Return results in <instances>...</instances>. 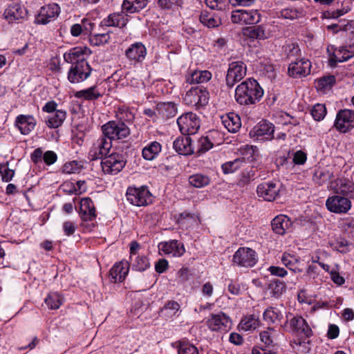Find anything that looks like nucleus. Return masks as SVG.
<instances>
[{"instance_id":"f257e3e1","label":"nucleus","mask_w":354,"mask_h":354,"mask_svg":"<svg viewBox=\"0 0 354 354\" xmlns=\"http://www.w3.org/2000/svg\"><path fill=\"white\" fill-rule=\"evenodd\" d=\"M263 90L254 79H247L239 84L235 90V100L240 105H252L259 102Z\"/></svg>"},{"instance_id":"f03ea898","label":"nucleus","mask_w":354,"mask_h":354,"mask_svg":"<svg viewBox=\"0 0 354 354\" xmlns=\"http://www.w3.org/2000/svg\"><path fill=\"white\" fill-rule=\"evenodd\" d=\"M103 135L111 140H119L130 135V129L126 123L118 121H109L102 126Z\"/></svg>"},{"instance_id":"7ed1b4c3","label":"nucleus","mask_w":354,"mask_h":354,"mask_svg":"<svg viewBox=\"0 0 354 354\" xmlns=\"http://www.w3.org/2000/svg\"><path fill=\"white\" fill-rule=\"evenodd\" d=\"M208 328L212 331L227 333L232 325L231 318L223 312L211 314L206 321Z\"/></svg>"},{"instance_id":"20e7f679","label":"nucleus","mask_w":354,"mask_h":354,"mask_svg":"<svg viewBox=\"0 0 354 354\" xmlns=\"http://www.w3.org/2000/svg\"><path fill=\"white\" fill-rule=\"evenodd\" d=\"M126 196L127 201L136 206H146L152 202V195L146 187H130Z\"/></svg>"},{"instance_id":"39448f33","label":"nucleus","mask_w":354,"mask_h":354,"mask_svg":"<svg viewBox=\"0 0 354 354\" xmlns=\"http://www.w3.org/2000/svg\"><path fill=\"white\" fill-rule=\"evenodd\" d=\"M125 165L126 160L123 155L119 153H113L106 156L101 162L103 172L111 175L119 173Z\"/></svg>"},{"instance_id":"423d86ee","label":"nucleus","mask_w":354,"mask_h":354,"mask_svg":"<svg viewBox=\"0 0 354 354\" xmlns=\"http://www.w3.org/2000/svg\"><path fill=\"white\" fill-rule=\"evenodd\" d=\"M180 131L183 135L195 134L200 128V120L196 113H187L177 120Z\"/></svg>"},{"instance_id":"0eeeda50","label":"nucleus","mask_w":354,"mask_h":354,"mask_svg":"<svg viewBox=\"0 0 354 354\" xmlns=\"http://www.w3.org/2000/svg\"><path fill=\"white\" fill-rule=\"evenodd\" d=\"M333 127L339 133L351 131L354 128V111L348 109L339 110L336 115Z\"/></svg>"},{"instance_id":"6e6552de","label":"nucleus","mask_w":354,"mask_h":354,"mask_svg":"<svg viewBox=\"0 0 354 354\" xmlns=\"http://www.w3.org/2000/svg\"><path fill=\"white\" fill-rule=\"evenodd\" d=\"M61 8L56 3H51L43 6L39 14L35 18V22L38 24L46 25L55 21L59 15Z\"/></svg>"},{"instance_id":"1a4fd4ad","label":"nucleus","mask_w":354,"mask_h":354,"mask_svg":"<svg viewBox=\"0 0 354 354\" xmlns=\"http://www.w3.org/2000/svg\"><path fill=\"white\" fill-rule=\"evenodd\" d=\"M257 262L256 252L250 248H240L233 256V263L239 266L250 268L254 266Z\"/></svg>"},{"instance_id":"9d476101","label":"nucleus","mask_w":354,"mask_h":354,"mask_svg":"<svg viewBox=\"0 0 354 354\" xmlns=\"http://www.w3.org/2000/svg\"><path fill=\"white\" fill-rule=\"evenodd\" d=\"M208 100V92L198 86L190 88L184 97L185 104L192 106H204L207 104Z\"/></svg>"},{"instance_id":"9b49d317","label":"nucleus","mask_w":354,"mask_h":354,"mask_svg":"<svg viewBox=\"0 0 354 354\" xmlns=\"http://www.w3.org/2000/svg\"><path fill=\"white\" fill-rule=\"evenodd\" d=\"M246 75V66L242 62H232L229 65L226 75V85L232 88L234 84L241 81Z\"/></svg>"},{"instance_id":"f8f14e48","label":"nucleus","mask_w":354,"mask_h":354,"mask_svg":"<svg viewBox=\"0 0 354 354\" xmlns=\"http://www.w3.org/2000/svg\"><path fill=\"white\" fill-rule=\"evenodd\" d=\"M326 206L331 212L344 214L351 209V202L346 196L335 195L328 197L326 201Z\"/></svg>"},{"instance_id":"ddd939ff","label":"nucleus","mask_w":354,"mask_h":354,"mask_svg":"<svg viewBox=\"0 0 354 354\" xmlns=\"http://www.w3.org/2000/svg\"><path fill=\"white\" fill-rule=\"evenodd\" d=\"M274 126L263 120L258 123L250 131V136L259 140H271L274 138Z\"/></svg>"},{"instance_id":"4468645a","label":"nucleus","mask_w":354,"mask_h":354,"mask_svg":"<svg viewBox=\"0 0 354 354\" xmlns=\"http://www.w3.org/2000/svg\"><path fill=\"white\" fill-rule=\"evenodd\" d=\"M280 188L281 185L277 182H263L257 186V193L263 200L273 201L278 197Z\"/></svg>"},{"instance_id":"2eb2a0df","label":"nucleus","mask_w":354,"mask_h":354,"mask_svg":"<svg viewBox=\"0 0 354 354\" xmlns=\"http://www.w3.org/2000/svg\"><path fill=\"white\" fill-rule=\"evenodd\" d=\"M91 72V68L88 62H82L71 66L68 73V80L73 84L80 83L90 76Z\"/></svg>"},{"instance_id":"dca6fc26","label":"nucleus","mask_w":354,"mask_h":354,"mask_svg":"<svg viewBox=\"0 0 354 354\" xmlns=\"http://www.w3.org/2000/svg\"><path fill=\"white\" fill-rule=\"evenodd\" d=\"M91 50L85 46H76L64 54V60L73 64L87 62L86 58L91 55Z\"/></svg>"},{"instance_id":"f3484780","label":"nucleus","mask_w":354,"mask_h":354,"mask_svg":"<svg viewBox=\"0 0 354 354\" xmlns=\"http://www.w3.org/2000/svg\"><path fill=\"white\" fill-rule=\"evenodd\" d=\"M330 189L337 195L354 198V183L345 178H337L330 185Z\"/></svg>"},{"instance_id":"a211bd4d","label":"nucleus","mask_w":354,"mask_h":354,"mask_svg":"<svg viewBox=\"0 0 354 354\" xmlns=\"http://www.w3.org/2000/svg\"><path fill=\"white\" fill-rule=\"evenodd\" d=\"M111 147L112 140L103 135L93 144L89 154L93 160L101 158L104 156H106Z\"/></svg>"},{"instance_id":"6ab92c4d","label":"nucleus","mask_w":354,"mask_h":354,"mask_svg":"<svg viewBox=\"0 0 354 354\" xmlns=\"http://www.w3.org/2000/svg\"><path fill=\"white\" fill-rule=\"evenodd\" d=\"M311 62L306 59L292 62L288 67L290 76L294 78L306 77L310 73Z\"/></svg>"},{"instance_id":"aec40b11","label":"nucleus","mask_w":354,"mask_h":354,"mask_svg":"<svg viewBox=\"0 0 354 354\" xmlns=\"http://www.w3.org/2000/svg\"><path fill=\"white\" fill-rule=\"evenodd\" d=\"M80 215L83 221L82 227H86V221H93L96 218V212L93 202L89 198H84L80 201Z\"/></svg>"},{"instance_id":"412c9836","label":"nucleus","mask_w":354,"mask_h":354,"mask_svg":"<svg viewBox=\"0 0 354 354\" xmlns=\"http://www.w3.org/2000/svg\"><path fill=\"white\" fill-rule=\"evenodd\" d=\"M37 120L32 115H19L15 120V126L23 135H28L34 130Z\"/></svg>"},{"instance_id":"4be33fe9","label":"nucleus","mask_w":354,"mask_h":354,"mask_svg":"<svg viewBox=\"0 0 354 354\" xmlns=\"http://www.w3.org/2000/svg\"><path fill=\"white\" fill-rule=\"evenodd\" d=\"M290 326L293 332L301 337H309L312 335V330L306 321L301 316L293 317L290 319Z\"/></svg>"},{"instance_id":"5701e85b","label":"nucleus","mask_w":354,"mask_h":354,"mask_svg":"<svg viewBox=\"0 0 354 354\" xmlns=\"http://www.w3.org/2000/svg\"><path fill=\"white\" fill-rule=\"evenodd\" d=\"M3 16L8 23H12L26 18L27 11L21 5L12 3L5 10Z\"/></svg>"},{"instance_id":"b1692460","label":"nucleus","mask_w":354,"mask_h":354,"mask_svg":"<svg viewBox=\"0 0 354 354\" xmlns=\"http://www.w3.org/2000/svg\"><path fill=\"white\" fill-rule=\"evenodd\" d=\"M158 248L165 254H169L175 257H181L185 252L183 244L178 242L177 240L160 243Z\"/></svg>"},{"instance_id":"393cba45","label":"nucleus","mask_w":354,"mask_h":354,"mask_svg":"<svg viewBox=\"0 0 354 354\" xmlns=\"http://www.w3.org/2000/svg\"><path fill=\"white\" fill-rule=\"evenodd\" d=\"M353 56L354 51H350L346 47L341 46L339 48H335L329 55L328 65L332 68H335L338 63L346 62Z\"/></svg>"},{"instance_id":"a878e982","label":"nucleus","mask_w":354,"mask_h":354,"mask_svg":"<svg viewBox=\"0 0 354 354\" xmlns=\"http://www.w3.org/2000/svg\"><path fill=\"white\" fill-rule=\"evenodd\" d=\"M129 270L127 261H122L115 263L109 271L111 280L113 283L122 282L127 277Z\"/></svg>"},{"instance_id":"bb28decb","label":"nucleus","mask_w":354,"mask_h":354,"mask_svg":"<svg viewBox=\"0 0 354 354\" xmlns=\"http://www.w3.org/2000/svg\"><path fill=\"white\" fill-rule=\"evenodd\" d=\"M175 151L180 155L189 156L194 153V148L191 138L189 136H180L173 143Z\"/></svg>"},{"instance_id":"cd10ccee","label":"nucleus","mask_w":354,"mask_h":354,"mask_svg":"<svg viewBox=\"0 0 354 354\" xmlns=\"http://www.w3.org/2000/svg\"><path fill=\"white\" fill-rule=\"evenodd\" d=\"M259 336L261 342L266 346L273 349L278 345L280 333L274 328L268 327L266 330L261 332Z\"/></svg>"},{"instance_id":"c85d7f7f","label":"nucleus","mask_w":354,"mask_h":354,"mask_svg":"<svg viewBox=\"0 0 354 354\" xmlns=\"http://www.w3.org/2000/svg\"><path fill=\"white\" fill-rule=\"evenodd\" d=\"M147 54L145 46L140 42H136L131 45L125 51V55L128 59L137 62H142Z\"/></svg>"},{"instance_id":"c756f323","label":"nucleus","mask_w":354,"mask_h":354,"mask_svg":"<svg viewBox=\"0 0 354 354\" xmlns=\"http://www.w3.org/2000/svg\"><path fill=\"white\" fill-rule=\"evenodd\" d=\"M128 21L127 15H124L123 12H116L110 14L106 18L104 19L102 24L106 26L122 28L126 26Z\"/></svg>"},{"instance_id":"7c9ffc66","label":"nucleus","mask_w":354,"mask_h":354,"mask_svg":"<svg viewBox=\"0 0 354 354\" xmlns=\"http://www.w3.org/2000/svg\"><path fill=\"white\" fill-rule=\"evenodd\" d=\"M222 124L229 132L235 133L241 127L240 117L234 113H229L221 117Z\"/></svg>"},{"instance_id":"2f4dec72","label":"nucleus","mask_w":354,"mask_h":354,"mask_svg":"<svg viewBox=\"0 0 354 354\" xmlns=\"http://www.w3.org/2000/svg\"><path fill=\"white\" fill-rule=\"evenodd\" d=\"M292 225L290 219L285 215H279L272 221L273 231L278 234L283 235Z\"/></svg>"},{"instance_id":"473e14b6","label":"nucleus","mask_w":354,"mask_h":354,"mask_svg":"<svg viewBox=\"0 0 354 354\" xmlns=\"http://www.w3.org/2000/svg\"><path fill=\"white\" fill-rule=\"evenodd\" d=\"M281 261L282 263L295 273H301L303 269L299 267V258L288 252L283 254Z\"/></svg>"},{"instance_id":"72a5a7b5","label":"nucleus","mask_w":354,"mask_h":354,"mask_svg":"<svg viewBox=\"0 0 354 354\" xmlns=\"http://www.w3.org/2000/svg\"><path fill=\"white\" fill-rule=\"evenodd\" d=\"M212 78V73L208 71H194L187 76V82L189 84H202Z\"/></svg>"},{"instance_id":"f704fd0d","label":"nucleus","mask_w":354,"mask_h":354,"mask_svg":"<svg viewBox=\"0 0 354 354\" xmlns=\"http://www.w3.org/2000/svg\"><path fill=\"white\" fill-rule=\"evenodd\" d=\"M156 111L163 118H169L176 115L177 107L174 102H163L157 104Z\"/></svg>"},{"instance_id":"c9c22d12","label":"nucleus","mask_w":354,"mask_h":354,"mask_svg":"<svg viewBox=\"0 0 354 354\" xmlns=\"http://www.w3.org/2000/svg\"><path fill=\"white\" fill-rule=\"evenodd\" d=\"M147 6V0H124L122 8L123 11L134 13L138 12Z\"/></svg>"},{"instance_id":"e433bc0d","label":"nucleus","mask_w":354,"mask_h":354,"mask_svg":"<svg viewBox=\"0 0 354 354\" xmlns=\"http://www.w3.org/2000/svg\"><path fill=\"white\" fill-rule=\"evenodd\" d=\"M161 145L156 142H151L142 149V157L147 160H152L161 151Z\"/></svg>"},{"instance_id":"4c0bfd02","label":"nucleus","mask_w":354,"mask_h":354,"mask_svg":"<svg viewBox=\"0 0 354 354\" xmlns=\"http://www.w3.org/2000/svg\"><path fill=\"white\" fill-rule=\"evenodd\" d=\"M115 116L118 122L131 123L134 120L135 115L129 107L125 106H118L115 111Z\"/></svg>"},{"instance_id":"58836bf2","label":"nucleus","mask_w":354,"mask_h":354,"mask_svg":"<svg viewBox=\"0 0 354 354\" xmlns=\"http://www.w3.org/2000/svg\"><path fill=\"white\" fill-rule=\"evenodd\" d=\"M240 153L242 156L241 159L248 161H254L259 157V150L257 147L252 145H245L240 148Z\"/></svg>"},{"instance_id":"ea45409f","label":"nucleus","mask_w":354,"mask_h":354,"mask_svg":"<svg viewBox=\"0 0 354 354\" xmlns=\"http://www.w3.org/2000/svg\"><path fill=\"white\" fill-rule=\"evenodd\" d=\"M200 21L207 28H216L221 25L220 18L209 13L207 11H203L200 15Z\"/></svg>"},{"instance_id":"a19ab883","label":"nucleus","mask_w":354,"mask_h":354,"mask_svg":"<svg viewBox=\"0 0 354 354\" xmlns=\"http://www.w3.org/2000/svg\"><path fill=\"white\" fill-rule=\"evenodd\" d=\"M101 95L96 86H91L87 89L77 91L75 93V97L82 98L85 100H94L101 97Z\"/></svg>"},{"instance_id":"79ce46f5","label":"nucleus","mask_w":354,"mask_h":354,"mask_svg":"<svg viewBox=\"0 0 354 354\" xmlns=\"http://www.w3.org/2000/svg\"><path fill=\"white\" fill-rule=\"evenodd\" d=\"M66 113L62 110H57L46 121L47 126L50 128H57L62 125L66 118Z\"/></svg>"},{"instance_id":"37998d69","label":"nucleus","mask_w":354,"mask_h":354,"mask_svg":"<svg viewBox=\"0 0 354 354\" xmlns=\"http://www.w3.org/2000/svg\"><path fill=\"white\" fill-rule=\"evenodd\" d=\"M305 12L302 7L287 8L281 11V16L284 19L292 20L304 16Z\"/></svg>"},{"instance_id":"c03bdc74","label":"nucleus","mask_w":354,"mask_h":354,"mask_svg":"<svg viewBox=\"0 0 354 354\" xmlns=\"http://www.w3.org/2000/svg\"><path fill=\"white\" fill-rule=\"evenodd\" d=\"M189 183L194 187L202 188L210 183V178L206 175L196 174L189 176Z\"/></svg>"},{"instance_id":"a18cd8bd","label":"nucleus","mask_w":354,"mask_h":354,"mask_svg":"<svg viewBox=\"0 0 354 354\" xmlns=\"http://www.w3.org/2000/svg\"><path fill=\"white\" fill-rule=\"evenodd\" d=\"M64 301L61 295L57 292H50L45 299V304L50 310L58 309Z\"/></svg>"},{"instance_id":"49530a36","label":"nucleus","mask_w":354,"mask_h":354,"mask_svg":"<svg viewBox=\"0 0 354 354\" xmlns=\"http://www.w3.org/2000/svg\"><path fill=\"white\" fill-rule=\"evenodd\" d=\"M259 326V320L254 315L243 318L239 324V328L244 331L255 330Z\"/></svg>"},{"instance_id":"de8ad7c7","label":"nucleus","mask_w":354,"mask_h":354,"mask_svg":"<svg viewBox=\"0 0 354 354\" xmlns=\"http://www.w3.org/2000/svg\"><path fill=\"white\" fill-rule=\"evenodd\" d=\"M245 35L252 39H265L268 37L265 29L261 26L248 28Z\"/></svg>"},{"instance_id":"09e8293b","label":"nucleus","mask_w":354,"mask_h":354,"mask_svg":"<svg viewBox=\"0 0 354 354\" xmlns=\"http://www.w3.org/2000/svg\"><path fill=\"white\" fill-rule=\"evenodd\" d=\"M180 310V304L175 301H168L161 309V313L167 317H172L176 315Z\"/></svg>"},{"instance_id":"8fccbe9b","label":"nucleus","mask_w":354,"mask_h":354,"mask_svg":"<svg viewBox=\"0 0 354 354\" xmlns=\"http://www.w3.org/2000/svg\"><path fill=\"white\" fill-rule=\"evenodd\" d=\"M243 161L241 158H236L234 160L223 163L221 166L223 172L225 174H230L235 172L242 166Z\"/></svg>"},{"instance_id":"3c124183","label":"nucleus","mask_w":354,"mask_h":354,"mask_svg":"<svg viewBox=\"0 0 354 354\" xmlns=\"http://www.w3.org/2000/svg\"><path fill=\"white\" fill-rule=\"evenodd\" d=\"M270 294L275 297L279 298L285 291V283L279 280H274L269 284Z\"/></svg>"},{"instance_id":"603ef678","label":"nucleus","mask_w":354,"mask_h":354,"mask_svg":"<svg viewBox=\"0 0 354 354\" xmlns=\"http://www.w3.org/2000/svg\"><path fill=\"white\" fill-rule=\"evenodd\" d=\"M281 317L282 315L281 313L273 308L266 309L263 313V319L268 324H274L280 321Z\"/></svg>"},{"instance_id":"864d4df0","label":"nucleus","mask_w":354,"mask_h":354,"mask_svg":"<svg viewBox=\"0 0 354 354\" xmlns=\"http://www.w3.org/2000/svg\"><path fill=\"white\" fill-rule=\"evenodd\" d=\"M243 20L245 24H254L260 21L261 16L257 10H243Z\"/></svg>"},{"instance_id":"5fc2aeb1","label":"nucleus","mask_w":354,"mask_h":354,"mask_svg":"<svg viewBox=\"0 0 354 354\" xmlns=\"http://www.w3.org/2000/svg\"><path fill=\"white\" fill-rule=\"evenodd\" d=\"M254 171L252 168L250 169L243 170L241 174L240 178L237 183V185L239 187L245 186L254 179Z\"/></svg>"},{"instance_id":"6e6d98bb","label":"nucleus","mask_w":354,"mask_h":354,"mask_svg":"<svg viewBox=\"0 0 354 354\" xmlns=\"http://www.w3.org/2000/svg\"><path fill=\"white\" fill-rule=\"evenodd\" d=\"M178 354H198V348L187 342H180L178 347Z\"/></svg>"},{"instance_id":"4d7b16f0","label":"nucleus","mask_w":354,"mask_h":354,"mask_svg":"<svg viewBox=\"0 0 354 354\" xmlns=\"http://www.w3.org/2000/svg\"><path fill=\"white\" fill-rule=\"evenodd\" d=\"M326 114V108L324 104H317L311 109V115L313 118L320 121L324 118Z\"/></svg>"},{"instance_id":"13d9d810","label":"nucleus","mask_w":354,"mask_h":354,"mask_svg":"<svg viewBox=\"0 0 354 354\" xmlns=\"http://www.w3.org/2000/svg\"><path fill=\"white\" fill-rule=\"evenodd\" d=\"M335 82V77L333 75H328L319 78L317 82V88L325 90L332 86Z\"/></svg>"},{"instance_id":"bf43d9fd","label":"nucleus","mask_w":354,"mask_h":354,"mask_svg":"<svg viewBox=\"0 0 354 354\" xmlns=\"http://www.w3.org/2000/svg\"><path fill=\"white\" fill-rule=\"evenodd\" d=\"M110 39L109 32L94 34L90 37V41L93 45L100 46L108 43Z\"/></svg>"},{"instance_id":"052dcab7","label":"nucleus","mask_w":354,"mask_h":354,"mask_svg":"<svg viewBox=\"0 0 354 354\" xmlns=\"http://www.w3.org/2000/svg\"><path fill=\"white\" fill-rule=\"evenodd\" d=\"M150 266L149 260L145 257H138L132 265L133 270L142 272Z\"/></svg>"},{"instance_id":"680f3d73","label":"nucleus","mask_w":354,"mask_h":354,"mask_svg":"<svg viewBox=\"0 0 354 354\" xmlns=\"http://www.w3.org/2000/svg\"><path fill=\"white\" fill-rule=\"evenodd\" d=\"M82 166L77 161L66 162L62 167V171L64 174H71L80 171Z\"/></svg>"},{"instance_id":"e2e57ef3","label":"nucleus","mask_w":354,"mask_h":354,"mask_svg":"<svg viewBox=\"0 0 354 354\" xmlns=\"http://www.w3.org/2000/svg\"><path fill=\"white\" fill-rule=\"evenodd\" d=\"M0 176L4 182L10 181L15 176V171L8 167V164H0Z\"/></svg>"},{"instance_id":"0e129e2a","label":"nucleus","mask_w":354,"mask_h":354,"mask_svg":"<svg viewBox=\"0 0 354 354\" xmlns=\"http://www.w3.org/2000/svg\"><path fill=\"white\" fill-rule=\"evenodd\" d=\"M198 149L196 151V153L198 155L206 152L210 149L213 145L207 137H202L198 140Z\"/></svg>"},{"instance_id":"69168bd1","label":"nucleus","mask_w":354,"mask_h":354,"mask_svg":"<svg viewBox=\"0 0 354 354\" xmlns=\"http://www.w3.org/2000/svg\"><path fill=\"white\" fill-rule=\"evenodd\" d=\"M332 246L337 251L344 253L348 251V243L344 238L337 239L333 243Z\"/></svg>"},{"instance_id":"338daca9","label":"nucleus","mask_w":354,"mask_h":354,"mask_svg":"<svg viewBox=\"0 0 354 354\" xmlns=\"http://www.w3.org/2000/svg\"><path fill=\"white\" fill-rule=\"evenodd\" d=\"M158 4L162 9H171L175 6H180L182 0H158Z\"/></svg>"},{"instance_id":"774afa93","label":"nucleus","mask_w":354,"mask_h":354,"mask_svg":"<svg viewBox=\"0 0 354 354\" xmlns=\"http://www.w3.org/2000/svg\"><path fill=\"white\" fill-rule=\"evenodd\" d=\"M330 275L331 280L337 285H342L345 281L344 277L339 274V267L337 266L331 269Z\"/></svg>"}]
</instances>
